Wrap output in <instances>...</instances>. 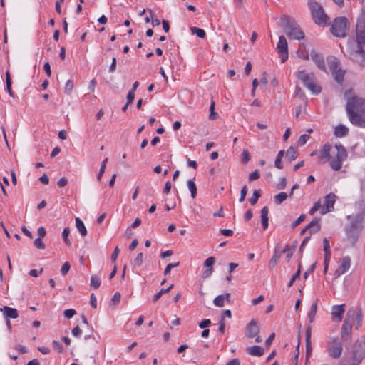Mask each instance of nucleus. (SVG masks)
Instances as JSON below:
<instances>
[{
    "label": "nucleus",
    "instance_id": "obj_1",
    "mask_svg": "<svg viewBox=\"0 0 365 365\" xmlns=\"http://www.w3.org/2000/svg\"><path fill=\"white\" fill-rule=\"evenodd\" d=\"M346 110L350 122L355 126L365 128V100L356 96L347 98Z\"/></svg>",
    "mask_w": 365,
    "mask_h": 365
},
{
    "label": "nucleus",
    "instance_id": "obj_2",
    "mask_svg": "<svg viewBox=\"0 0 365 365\" xmlns=\"http://www.w3.org/2000/svg\"><path fill=\"white\" fill-rule=\"evenodd\" d=\"M364 215L363 212L357 213L353 217L350 222L345 226L344 230L348 241L354 247L364 229Z\"/></svg>",
    "mask_w": 365,
    "mask_h": 365
},
{
    "label": "nucleus",
    "instance_id": "obj_3",
    "mask_svg": "<svg viewBox=\"0 0 365 365\" xmlns=\"http://www.w3.org/2000/svg\"><path fill=\"white\" fill-rule=\"evenodd\" d=\"M280 21L282 24L284 31L289 38L300 40L304 38V32L292 17L283 15L281 16Z\"/></svg>",
    "mask_w": 365,
    "mask_h": 365
},
{
    "label": "nucleus",
    "instance_id": "obj_4",
    "mask_svg": "<svg viewBox=\"0 0 365 365\" xmlns=\"http://www.w3.org/2000/svg\"><path fill=\"white\" fill-rule=\"evenodd\" d=\"M356 41L357 43L356 53L361 58V61H365V19L363 16L358 18L356 24Z\"/></svg>",
    "mask_w": 365,
    "mask_h": 365
},
{
    "label": "nucleus",
    "instance_id": "obj_5",
    "mask_svg": "<svg viewBox=\"0 0 365 365\" xmlns=\"http://www.w3.org/2000/svg\"><path fill=\"white\" fill-rule=\"evenodd\" d=\"M308 6L314 23L319 26H325L329 18L324 13V9L317 1L313 0L308 1Z\"/></svg>",
    "mask_w": 365,
    "mask_h": 365
},
{
    "label": "nucleus",
    "instance_id": "obj_6",
    "mask_svg": "<svg viewBox=\"0 0 365 365\" xmlns=\"http://www.w3.org/2000/svg\"><path fill=\"white\" fill-rule=\"evenodd\" d=\"M349 31V22L344 16L334 19L330 27L331 33L336 37L344 38Z\"/></svg>",
    "mask_w": 365,
    "mask_h": 365
},
{
    "label": "nucleus",
    "instance_id": "obj_7",
    "mask_svg": "<svg viewBox=\"0 0 365 365\" xmlns=\"http://www.w3.org/2000/svg\"><path fill=\"white\" fill-rule=\"evenodd\" d=\"M297 77L301 80L307 88L312 93L318 94L321 92V87L314 81V76L313 73H308L304 70L297 72Z\"/></svg>",
    "mask_w": 365,
    "mask_h": 365
},
{
    "label": "nucleus",
    "instance_id": "obj_8",
    "mask_svg": "<svg viewBox=\"0 0 365 365\" xmlns=\"http://www.w3.org/2000/svg\"><path fill=\"white\" fill-rule=\"evenodd\" d=\"M328 66L336 82L341 83L344 80V72L339 67V62L336 58L331 56L327 58Z\"/></svg>",
    "mask_w": 365,
    "mask_h": 365
},
{
    "label": "nucleus",
    "instance_id": "obj_9",
    "mask_svg": "<svg viewBox=\"0 0 365 365\" xmlns=\"http://www.w3.org/2000/svg\"><path fill=\"white\" fill-rule=\"evenodd\" d=\"M342 351L343 347L341 341L336 338L331 339L327 346L329 356L331 359H338L341 356Z\"/></svg>",
    "mask_w": 365,
    "mask_h": 365
},
{
    "label": "nucleus",
    "instance_id": "obj_10",
    "mask_svg": "<svg viewBox=\"0 0 365 365\" xmlns=\"http://www.w3.org/2000/svg\"><path fill=\"white\" fill-rule=\"evenodd\" d=\"M277 50L280 56L281 62L284 63L288 59V45L284 36H280L277 46Z\"/></svg>",
    "mask_w": 365,
    "mask_h": 365
},
{
    "label": "nucleus",
    "instance_id": "obj_11",
    "mask_svg": "<svg viewBox=\"0 0 365 365\" xmlns=\"http://www.w3.org/2000/svg\"><path fill=\"white\" fill-rule=\"evenodd\" d=\"M356 360L358 359L360 364L365 357V340L357 341L354 347L351 355Z\"/></svg>",
    "mask_w": 365,
    "mask_h": 365
},
{
    "label": "nucleus",
    "instance_id": "obj_12",
    "mask_svg": "<svg viewBox=\"0 0 365 365\" xmlns=\"http://www.w3.org/2000/svg\"><path fill=\"white\" fill-rule=\"evenodd\" d=\"M346 317L352 323L355 322L356 324V329L361 326L362 322V312L360 309H355L351 307L346 313Z\"/></svg>",
    "mask_w": 365,
    "mask_h": 365
},
{
    "label": "nucleus",
    "instance_id": "obj_13",
    "mask_svg": "<svg viewBox=\"0 0 365 365\" xmlns=\"http://www.w3.org/2000/svg\"><path fill=\"white\" fill-rule=\"evenodd\" d=\"M336 198V196L333 192H330L324 197V207L321 211L322 215H324L334 210Z\"/></svg>",
    "mask_w": 365,
    "mask_h": 365
},
{
    "label": "nucleus",
    "instance_id": "obj_14",
    "mask_svg": "<svg viewBox=\"0 0 365 365\" xmlns=\"http://www.w3.org/2000/svg\"><path fill=\"white\" fill-rule=\"evenodd\" d=\"M351 266V258L349 256H346L341 258V264L334 272L335 277H339L341 274L346 272Z\"/></svg>",
    "mask_w": 365,
    "mask_h": 365
},
{
    "label": "nucleus",
    "instance_id": "obj_15",
    "mask_svg": "<svg viewBox=\"0 0 365 365\" xmlns=\"http://www.w3.org/2000/svg\"><path fill=\"white\" fill-rule=\"evenodd\" d=\"M259 332V328L257 321L252 319L246 327V336L250 339L254 338L258 335Z\"/></svg>",
    "mask_w": 365,
    "mask_h": 365
},
{
    "label": "nucleus",
    "instance_id": "obj_16",
    "mask_svg": "<svg viewBox=\"0 0 365 365\" xmlns=\"http://www.w3.org/2000/svg\"><path fill=\"white\" fill-rule=\"evenodd\" d=\"M309 55L311 59L315 63L318 68L322 71H326V65L323 56L314 50L310 52Z\"/></svg>",
    "mask_w": 365,
    "mask_h": 365
},
{
    "label": "nucleus",
    "instance_id": "obj_17",
    "mask_svg": "<svg viewBox=\"0 0 365 365\" xmlns=\"http://www.w3.org/2000/svg\"><path fill=\"white\" fill-rule=\"evenodd\" d=\"M331 145L329 143H325L322 148L319 150V161L324 163L331 159L330 151Z\"/></svg>",
    "mask_w": 365,
    "mask_h": 365
},
{
    "label": "nucleus",
    "instance_id": "obj_18",
    "mask_svg": "<svg viewBox=\"0 0 365 365\" xmlns=\"http://www.w3.org/2000/svg\"><path fill=\"white\" fill-rule=\"evenodd\" d=\"M352 324L351 322L346 317L344 324L341 327V339L344 341L349 340L350 338V333L351 331Z\"/></svg>",
    "mask_w": 365,
    "mask_h": 365
},
{
    "label": "nucleus",
    "instance_id": "obj_19",
    "mask_svg": "<svg viewBox=\"0 0 365 365\" xmlns=\"http://www.w3.org/2000/svg\"><path fill=\"white\" fill-rule=\"evenodd\" d=\"M345 312V304L335 305L332 307L331 314L334 319L341 321Z\"/></svg>",
    "mask_w": 365,
    "mask_h": 365
},
{
    "label": "nucleus",
    "instance_id": "obj_20",
    "mask_svg": "<svg viewBox=\"0 0 365 365\" xmlns=\"http://www.w3.org/2000/svg\"><path fill=\"white\" fill-rule=\"evenodd\" d=\"M306 229H308L309 231L310 235L319 232L321 229V225L319 223V218H314L311 222H309L307 226Z\"/></svg>",
    "mask_w": 365,
    "mask_h": 365
},
{
    "label": "nucleus",
    "instance_id": "obj_21",
    "mask_svg": "<svg viewBox=\"0 0 365 365\" xmlns=\"http://www.w3.org/2000/svg\"><path fill=\"white\" fill-rule=\"evenodd\" d=\"M246 351L247 354L255 356H262L264 353V348L257 345L247 347Z\"/></svg>",
    "mask_w": 365,
    "mask_h": 365
},
{
    "label": "nucleus",
    "instance_id": "obj_22",
    "mask_svg": "<svg viewBox=\"0 0 365 365\" xmlns=\"http://www.w3.org/2000/svg\"><path fill=\"white\" fill-rule=\"evenodd\" d=\"M260 214H261L260 217H261L262 227L265 230L267 229L268 225H269V217H268L269 208H268V207L264 206V207H262V209L261 210Z\"/></svg>",
    "mask_w": 365,
    "mask_h": 365
},
{
    "label": "nucleus",
    "instance_id": "obj_23",
    "mask_svg": "<svg viewBox=\"0 0 365 365\" xmlns=\"http://www.w3.org/2000/svg\"><path fill=\"white\" fill-rule=\"evenodd\" d=\"M349 129L344 125H339L334 129V135L337 138H343L348 135Z\"/></svg>",
    "mask_w": 365,
    "mask_h": 365
},
{
    "label": "nucleus",
    "instance_id": "obj_24",
    "mask_svg": "<svg viewBox=\"0 0 365 365\" xmlns=\"http://www.w3.org/2000/svg\"><path fill=\"white\" fill-rule=\"evenodd\" d=\"M335 148L337 150V155L336 158H338L344 161L347 158V152L346 148L341 143L336 144Z\"/></svg>",
    "mask_w": 365,
    "mask_h": 365
},
{
    "label": "nucleus",
    "instance_id": "obj_25",
    "mask_svg": "<svg viewBox=\"0 0 365 365\" xmlns=\"http://www.w3.org/2000/svg\"><path fill=\"white\" fill-rule=\"evenodd\" d=\"M338 365H359L358 359L356 360L352 356L351 357L344 356Z\"/></svg>",
    "mask_w": 365,
    "mask_h": 365
},
{
    "label": "nucleus",
    "instance_id": "obj_26",
    "mask_svg": "<svg viewBox=\"0 0 365 365\" xmlns=\"http://www.w3.org/2000/svg\"><path fill=\"white\" fill-rule=\"evenodd\" d=\"M4 315L7 318L16 319L19 316L18 311L16 309L9 307H4Z\"/></svg>",
    "mask_w": 365,
    "mask_h": 365
},
{
    "label": "nucleus",
    "instance_id": "obj_27",
    "mask_svg": "<svg viewBox=\"0 0 365 365\" xmlns=\"http://www.w3.org/2000/svg\"><path fill=\"white\" fill-rule=\"evenodd\" d=\"M75 221L76 228L81 233V236H86L87 235V230L84 225L83 222L79 217H76Z\"/></svg>",
    "mask_w": 365,
    "mask_h": 365
},
{
    "label": "nucleus",
    "instance_id": "obj_28",
    "mask_svg": "<svg viewBox=\"0 0 365 365\" xmlns=\"http://www.w3.org/2000/svg\"><path fill=\"white\" fill-rule=\"evenodd\" d=\"M343 161V160H341L338 158H335L332 160H331L330 167L334 170H339L341 168Z\"/></svg>",
    "mask_w": 365,
    "mask_h": 365
},
{
    "label": "nucleus",
    "instance_id": "obj_29",
    "mask_svg": "<svg viewBox=\"0 0 365 365\" xmlns=\"http://www.w3.org/2000/svg\"><path fill=\"white\" fill-rule=\"evenodd\" d=\"M6 89L8 91L9 94L11 97H14V92L12 91V89H11L12 81H11L9 71H6Z\"/></svg>",
    "mask_w": 365,
    "mask_h": 365
},
{
    "label": "nucleus",
    "instance_id": "obj_30",
    "mask_svg": "<svg viewBox=\"0 0 365 365\" xmlns=\"http://www.w3.org/2000/svg\"><path fill=\"white\" fill-rule=\"evenodd\" d=\"M187 187L190 191L192 198L195 199L197 195V187L193 180H187Z\"/></svg>",
    "mask_w": 365,
    "mask_h": 365
},
{
    "label": "nucleus",
    "instance_id": "obj_31",
    "mask_svg": "<svg viewBox=\"0 0 365 365\" xmlns=\"http://www.w3.org/2000/svg\"><path fill=\"white\" fill-rule=\"evenodd\" d=\"M173 284H170L167 289H161L158 292H157L153 297V302H156L163 294L168 292L173 287Z\"/></svg>",
    "mask_w": 365,
    "mask_h": 365
},
{
    "label": "nucleus",
    "instance_id": "obj_32",
    "mask_svg": "<svg viewBox=\"0 0 365 365\" xmlns=\"http://www.w3.org/2000/svg\"><path fill=\"white\" fill-rule=\"evenodd\" d=\"M287 197L288 195L286 192H281L274 197V202L277 205H279L282 203L284 200H286Z\"/></svg>",
    "mask_w": 365,
    "mask_h": 365
},
{
    "label": "nucleus",
    "instance_id": "obj_33",
    "mask_svg": "<svg viewBox=\"0 0 365 365\" xmlns=\"http://www.w3.org/2000/svg\"><path fill=\"white\" fill-rule=\"evenodd\" d=\"M280 254L277 251L275 250L274 254H273V256L272 257L270 261H269V267L272 269L274 267H275V265L277 264L279 258H280Z\"/></svg>",
    "mask_w": 365,
    "mask_h": 365
},
{
    "label": "nucleus",
    "instance_id": "obj_34",
    "mask_svg": "<svg viewBox=\"0 0 365 365\" xmlns=\"http://www.w3.org/2000/svg\"><path fill=\"white\" fill-rule=\"evenodd\" d=\"M190 31L192 34H196L200 38H204L206 36V33L202 29L197 27H192L190 29Z\"/></svg>",
    "mask_w": 365,
    "mask_h": 365
},
{
    "label": "nucleus",
    "instance_id": "obj_35",
    "mask_svg": "<svg viewBox=\"0 0 365 365\" xmlns=\"http://www.w3.org/2000/svg\"><path fill=\"white\" fill-rule=\"evenodd\" d=\"M284 150H280L278 153L277 158L275 160L274 165H275L276 168H277L279 169H282L283 168V165H282V158L284 156Z\"/></svg>",
    "mask_w": 365,
    "mask_h": 365
},
{
    "label": "nucleus",
    "instance_id": "obj_36",
    "mask_svg": "<svg viewBox=\"0 0 365 365\" xmlns=\"http://www.w3.org/2000/svg\"><path fill=\"white\" fill-rule=\"evenodd\" d=\"M261 196V192L259 190H255L252 194V196L249 199V202L252 205H255L258 199Z\"/></svg>",
    "mask_w": 365,
    "mask_h": 365
},
{
    "label": "nucleus",
    "instance_id": "obj_37",
    "mask_svg": "<svg viewBox=\"0 0 365 365\" xmlns=\"http://www.w3.org/2000/svg\"><path fill=\"white\" fill-rule=\"evenodd\" d=\"M101 284V280L97 275H92L91 279V286L97 289Z\"/></svg>",
    "mask_w": 365,
    "mask_h": 365
},
{
    "label": "nucleus",
    "instance_id": "obj_38",
    "mask_svg": "<svg viewBox=\"0 0 365 365\" xmlns=\"http://www.w3.org/2000/svg\"><path fill=\"white\" fill-rule=\"evenodd\" d=\"M317 302H315L312 305L310 310L308 313V317H309L310 322H313L315 314L317 313Z\"/></svg>",
    "mask_w": 365,
    "mask_h": 365
},
{
    "label": "nucleus",
    "instance_id": "obj_39",
    "mask_svg": "<svg viewBox=\"0 0 365 365\" xmlns=\"http://www.w3.org/2000/svg\"><path fill=\"white\" fill-rule=\"evenodd\" d=\"M69 233H70L69 227H65L62 232V237H63L64 242L66 245L70 246L71 245V242L70 240L68 239Z\"/></svg>",
    "mask_w": 365,
    "mask_h": 365
},
{
    "label": "nucleus",
    "instance_id": "obj_40",
    "mask_svg": "<svg viewBox=\"0 0 365 365\" xmlns=\"http://www.w3.org/2000/svg\"><path fill=\"white\" fill-rule=\"evenodd\" d=\"M225 299L223 298V294L218 295L213 301L216 307H222L224 306Z\"/></svg>",
    "mask_w": 365,
    "mask_h": 365
},
{
    "label": "nucleus",
    "instance_id": "obj_41",
    "mask_svg": "<svg viewBox=\"0 0 365 365\" xmlns=\"http://www.w3.org/2000/svg\"><path fill=\"white\" fill-rule=\"evenodd\" d=\"M250 160V154L249 151L244 149L242 153L241 161L243 164H247Z\"/></svg>",
    "mask_w": 365,
    "mask_h": 365
},
{
    "label": "nucleus",
    "instance_id": "obj_42",
    "mask_svg": "<svg viewBox=\"0 0 365 365\" xmlns=\"http://www.w3.org/2000/svg\"><path fill=\"white\" fill-rule=\"evenodd\" d=\"M210 115H209V118L210 120H215L218 117V115L216 112H215V102L214 101H212L211 104H210Z\"/></svg>",
    "mask_w": 365,
    "mask_h": 365
},
{
    "label": "nucleus",
    "instance_id": "obj_43",
    "mask_svg": "<svg viewBox=\"0 0 365 365\" xmlns=\"http://www.w3.org/2000/svg\"><path fill=\"white\" fill-rule=\"evenodd\" d=\"M287 157L289 158L290 160H294L297 157V153L292 147H290L287 151Z\"/></svg>",
    "mask_w": 365,
    "mask_h": 365
},
{
    "label": "nucleus",
    "instance_id": "obj_44",
    "mask_svg": "<svg viewBox=\"0 0 365 365\" xmlns=\"http://www.w3.org/2000/svg\"><path fill=\"white\" fill-rule=\"evenodd\" d=\"M149 13L151 17V24L153 27L159 26L160 24V20L157 18L156 15L153 13L151 10H149Z\"/></svg>",
    "mask_w": 365,
    "mask_h": 365
},
{
    "label": "nucleus",
    "instance_id": "obj_45",
    "mask_svg": "<svg viewBox=\"0 0 365 365\" xmlns=\"http://www.w3.org/2000/svg\"><path fill=\"white\" fill-rule=\"evenodd\" d=\"M306 218V215L304 214H302L292 224V227L295 228L298 225H299L302 222L304 221Z\"/></svg>",
    "mask_w": 365,
    "mask_h": 365
},
{
    "label": "nucleus",
    "instance_id": "obj_46",
    "mask_svg": "<svg viewBox=\"0 0 365 365\" xmlns=\"http://www.w3.org/2000/svg\"><path fill=\"white\" fill-rule=\"evenodd\" d=\"M179 264H180V262L168 264L164 270V272H163L164 274L168 275L170 272L171 269H173L174 267H177L178 266H179Z\"/></svg>",
    "mask_w": 365,
    "mask_h": 365
},
{
    "label": "nucleus",
    "instance_id": "obj_47",
    "mask_svg": "<svg viewBox=\"0 0 365 365\" xmlns=\"http://www.w3.org/2000/svg\"><path fill=\"white\" fill-rule=\"evenodd\" d=\"M309 138L310 137L308 134L302 135L298 140V144L300 146H302L309 140Z\"/></svg>",
    "mask_w": 365,
    "mask_h": 365
},
{
    "label": "nucleus",
    "instance_id": "obj_48",
    "mask_svg": "<svg viewBox=\"0 0 365 365\" xmlns=\"http://www.w3.org/2000/svg\"><path fill=\"white\" fill-rule=\"evenodd\" d=\"M143 262V255L142 252L138 254L137 257L134 259L135 265L140 267Z\"/></svg>",
    "mask_w": 365,
    "mask_h": 365
},
{
    "label": "nucleus",
    "instance_id": "obj_49",
    "mask_svg": "<svg viewBox=\"0 0 365 365\" xmlns=\"http://www.w3.org/2000/svg\"><path fill=\"white\" fill-rule=\"evenodd\" d=\"M323 247H324V254L331 253V248L329 245V241L327 238H324L323 240Z\"/></svg>",
    "mask_w": 365,
    "mask_h": 365
},
{
    "label": "nucleus",
    "instance_id": "obj_50",
    "mask_svg": "<svg viewBox=\"0 0 365 365\" xmlns=\"http://www.w3.org/2000/svg\"><path fill=\"white\" fill-rule=\"evenodd\" d=\"M215 262V258L214 257H210L204 262V266L210 268L212 267V265Z\"/></svg>",
    "mask_w": 365,
    "mask_h": 365
},
{
    "label": "nucleus",
    "instance_id": "obj_51",
    "mask_svg": "<svg viewBox=\"0 0 365 365\" xmlns=\"http://www.w3.org/2000/svg\"><path fill=\"white\" fill-rule=\"evenodd\" d=\"M259 176H260L259 170H255L254 172L251 173L249 175V180L250 181L255 180L258 179L259 178Z\"/></svg>",
    "mask_w": 365,
    "mask_h": 365
},
{
    "label": "nucleus",
    "instance_id": "obj_52",
    "mask_svg": "<svg viewBox=\"0 0 365 365\" xmlns=\"http://www.w3.org/2000/svg\"><path fill=\"white\" fill-rule=\"evenodd\" d=\"M76 314V312L73 309H68L64 311V317L68 319L72 318Z\"/></svg>",
    "mask_w": 365,
    "mask_h": 365
},
{
    "label": "nucleus",
    "instance_id": "obj_53",
    "mask_svg": "<svg viewBox=\"0 0 365 365\" xmlns=\"http://www.w3.org/2000/svg\"><path fill=\"white\" fill-rule=\"evenodd\" d=\"M73 81L71 80H68L66 83V86H65V92L66 93H70L71 92V91L73 90Z\"/></svg>",
    "mask_w": 365,
    "mask_h": 365
},
{
    "label": "nucleus",
    "instance_id": "obj_54",
    "mask_svg": "<svg viewBox=\"0 0 365 365\" xmlns=\"http://www.w3.org/2000/svg\"><path fill=\"white\" fill-rule=\"evenodd\" d=\"M247 187L246 185H244L241 190V192H240V200L239 201L240 202H243L245 199V197L247 195Z\"/></svg>",
    "mask_w": 365,
    "mask_h": 365
},
{
    "label": "nucleus",
    "instance_id": "obj_55",
    "mask_svg": "<svg viewBox=\"0 0 365 365\" xmlns=\"http://www.w3.org/2000/svg\"><path fill=\"white\" fill-rule=\"evenodd\" d=\"M300 276V270L299 269H298V270L297 271V272L295 274H294L292 277V278L290 279L289 283H288V287H292L294 284V282H295V280L299 278Z\"/></svg>",
    "mask_w": 365,
    "mask_h": 365
},
{
    "label": "nucleus",
    "instance_id": "obj_56",
    "mask_svg": "<svg viewBox=\"0 0 365 365\" xmlns=\"http://www.w3.org/2000/svg\"><path fill=\"white\" fill-rule=\"evenodd\" d=\"M71 265L68 262H66L61 267V272L63 275L67 274L70 269Z\"/></svg>",
    "mask_w": 365,
    "mask_h": 365
},
{
    "label": "nucleus",
    "instance_id": "obj_57",
    "mask_svg": "<svg viewBox=\"0 0 365 365\" xmlns=\"http://www.w3.org/2000/svg\"><path fill=\"white\" fill-rule=\"evenodd\" d=\"M34 245L38 249H44L45 245L42 241L41 238L38 237L34 240Z\"/></svg>",
    "mask_w": 365,
    "mask_h": 365
},
{
    "label": "nucleus",
    "instance_id": "obj_58",
    "mask_svg": "<svg viewBox=\"0 0 365 365\" xmlns=\"http://www.w3.org/2000/svg\"><path fill=\"white\" fill-rule=\"evenodd\" d=\"M53 347L55 350H56L58 353H61L63 350L62 344L58 341L54 340L52 343Z\"/></svg>",
    "mask_w": 365,
    "mask_h": 365
},
{
    "label": "nucleus",
    "instance_id": "obj_59",
    "mask_svg": "<svg viewBox=\"0 0 365 365\" xmlns=\"http://www.w3.org/2000/svg\"><path fill=\"white\" fill-rule=\"evenodd\" d=\"M287 185V179L285 177H282L279 179V182L277 184V188L279 190H283L286 187Z\"/></svg>",
    "mask_w": 365,
    "mask_h": 365
},
{
    "label": "nucleus",
    "instance_id": "obj_60",
    "mask_svg": "<svg viewBox=\"0 0 365 365\" xmlns=\"http://www.w3.org/2000/svg\"><path fill=\"white\" fill-rule=\"evenodd\" d=\"M321 207V203L319 201L315 202L313 207L309 210V214L313 215L317 210Z\"/></svg>",
    "mask_w": 365,
    "mask_h": 365
},
{
    "label": "nucleus",
    "instance_id": "obj_61",
    "mask_svg": "<svg viewBox=\"0 0 365 365\" xmlns=\"http://www.w3.org/2000/svg\"><path fill=\"white\" fill-rule=\"evenodd\" d=\"M225 331V322L224 317H222L220 322H219V331L223 334Z\"/></svg>",
    "mask_w": 365,
    "mask_h": 365
},
{
    "label": "nucleus",
    "instance_id": "obj_62",
    "mask_svg": "<svg viewBox=\"0 0 365 365\" xmlns=\"http://www.w3.org/2000/svg\"><path fill=\"white\" fill-rule=\"evenodd\" d=\"M135 98V92H133V91H129L127 94V103L128 104H130L133 103Z\"/></svg>",
    "mask_w": 365,
    "mask_h": 365
},
{
    "label": "nucleus",
    "instance_id": "obj_63",
    "mask_svg": "<svg viewBox=\"0 0 365 365\" xmlns=\"http://www.w3.org/2000/svg\"><path fill=\"white\" fill-rule=\"evenodd\" d=\"M210 324H211V321L210 319H203L199 324V327L201 329H205L206 327H209L210 325Z\"/></svg>",
    "mask_w": 365,
    "mask_h": 365
},
{
    "label": "nucleus",
    "instance_id": "obj_64",
    "mask_svg": "<svg viewBox=\"0 0 365 365\" xmlns=\"http://www.w3.org/2000/svg\"><path fill=\"white\" fill-rule=\"evenodd\" d=\"M43 70L45 71L46 75L48 77L51 76V66L48 62H46L43 65Z\"/></svg>",
    "mask_w": 365,
    "mask_h": 365
}]
</instances>
